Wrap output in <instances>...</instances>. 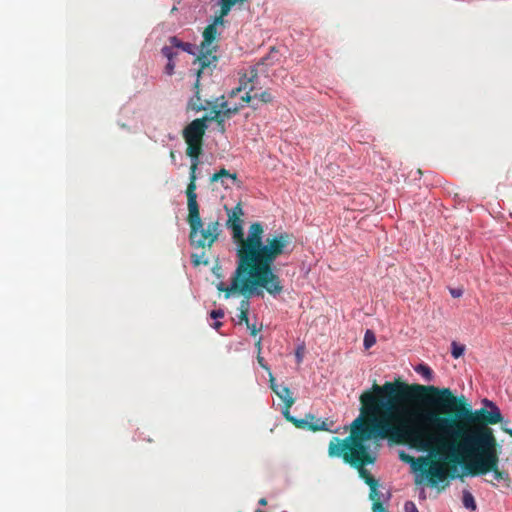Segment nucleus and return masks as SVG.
<instances>
[{"mask_svg": "<svg viewBox=\"0 0 512 512\" xmlns=\"http://www.w3.org/2000/svg\"><path fill=\"white\" fill-rule=\"evenodd\" d=\"M204 119H206V123L207 122H211V121H214L216 122L217 124V130L220 132V133H225L226 131V126H225V120L222 119V118H213V117H208V116H204L203 117Z\"/></svg>", "mask_w": 512, "mask_h": 512, "instance_id": "23", "label": "nucleus"}, {"mask_svg": "<svg viewBox=\"0 0 512 512\" xmlns=\"http://www.w3.org/2000/svg\"><path fill=\"white\" fill-rule=\"evenodd\" d=\"M462 502L467 509L475 510L477 507L473 495L467 490L463 491Z\"/></svg>", "mask_w": 512, "mask_h": 512, "instance_id": "18", "label": "nucleus"}, {"mask_svg": "<svg viewBox=\"0 0 512 512\" xmlns=\"http://www.w3.org/2000/svg\"><path fill=\"white\" fill-rule=\"evenodd\" d=\"M423 424L426 433L430 434L432 440L430 448H421L412 444L411 447L417 448L422 451L429 452V456H420L415 458L405 452H400V459L411 465L414 472L418 473L415 482L421 484L426 481L428 485L436 487L439 483L445 482L448 479H455L460 477L458 473V464L460 458L455 453H449V448H440L442 443H449L441 432H436L435 426L430 422Z\"/></svg>", "mask_w": 512, "mask_h": 512, "instance_id": "4", "label": "nucleus"}, {"mask_svg": "<svg viewBox=\"0 0 512 512\" xmlns=\"http://www.w3.org/2000/svg\"><path fill=\"white\" fill-rule=\"evenodd\" d=\"M245 0H223V12L230 11L231 8L237 3V2H244Z\"/></svg>", "mask_w": 512, "mask_h": 512, "instance_id": "28", "label": "nucleus"}, {"mask_svg": "<svg viewBox=\"0 0 512 512\" xmlns=\"http://www.w3.org/2000/svg\"><path fill=\"white\" fill-rule=\"evenodd\" d=\"M174 69H175V62L168 60L166 66H165V73L167 75L171 76L174 74Z\"/></svg>", "mask_w": 512, "mask_h": 512, "instance_id": "32", "label": "nucleus"}, {"mask_svg": "<svg viewBox=\"0 0 512 512\" xmlns=\"http://www.w3.org/2000/svg\"><path fill=\"white\" fill-rule=\"evenodd\" d=\"M451 348V354L455 359L461 357L464 354V345L458 344L457 342L453 341L451 344Z\"/></svg>", "mask_w": 512, "mask_h": 512, "instance_id": "22", "label": "nucleus"}, {"mask_svg": "<svg viewBox=\"0 0 512 512\" xmlns=\"http://www.w3.org/2000/svg\"><path fill=\"white\" fill-rule=\"evenodd\" d=\"M208 109H210V114L207 115L208 117H213V113H212V107H209Z\"/></svg>", "mask_w": 512, "mask_h": 512, "instance_id": "43", "label": "nucleus"}, {"mask_svg": "<svg viewBox=\"0 0 512 512\" xmlns=\"http://www.w3.org/2000/svg\"><path fill=\"white\" fill-rule=\"evenodd\" d=\"M243 107V105L241 106H234V107H231L229 109H224V110H221V109H218V110H212V113H213V118H222L224 119L225 121L232 118L235 114H237L240 110V108Z\"/></svg>", "mask_w": 512, "mask_h": 512, "instance_id": "16", "label": "nucleus"}, {"mask_svg": "<svg viewBox=\"0 0 512 512\" xmlns=\"http://www.w3.org/2000/svg\"><path fill=\"white\" fill-rule=\"evenodd\" d=\"M369 498L372 502H374L375 500L376 501L381 500V495H380V492L378 491V487H374V488L370 489Z\"/></svg>", "mask_w": 512, "mask_h": 512, "instance_id": "29", "label": "nucleus"}, {"mask_svg": "<svg viewBox=\"0 0 512 512\" xmlns=\"http://www.w3.org/2000/svg\"><path fill=\"white\" fill-rule=\"evenodd\" d=\"M227 180H231L233 183L239 182L237 174L231 173L230 171H228L225 168L220 169L218 172L214 173L210 177L211 183L220 181L222 186L225 188L229 187V185L227 184Z\"/></svg>", "mask_w": 512, "mask_h": 512, "instance_id": "14", "label": "nucleus"}, {"mask_svg": "<svg viewBox=\"0 0 512 512\" xmlns=\"http://www.w3.org/2000/svg\"><path fill=\"white\" fill-rule=\"evenodd\" d=\"M207 130L206 119L197 118L191 121L183 130V138L187 144L186 154L191 158L188 185H196V170L199 157L203 151V138Z\"/></svg>", "mask_w": 512, "mask_h": 512, "instance_id": "7", "label": "nucleus"}, {"mask_svg": "<svg viewBox=\"0 0 512 512\" xmlns=\"http://www.w3.org/2000/svg\"><path fill=\"white\" fill-rule=\"evenodd\" d=\"M191 259H192V263L194 264V266H199L200 264H204V265L209 264L208 259L205 257V252H202L200 255L192 254Z\"/></svg>", "mask_w": 512, "mask_h": 512, "instance_id": "24", "label": "nucleus"}, {"mask_svg": "<svg viewBox=\"0 0 512 512\" xmlns=\"http://www.w3.org/2000/svg\"><path fill=\"white\" fill-rule=\"evenodd\" d=\"M285 417L288 421L292 422L297 428L308 429L313 432L317 431H332L329 427L328 421L321 420L314 415L308 414L304 419H297L290 416L287 412Z\"/></svg>", "mask_w": 512, "mask_h": 512, "instance_id": "11", "label": "nucleus"}, {"mask_svg": "<svg viewBox=\"0 0 512 512\" xmlns=\"http://www.w3.org/2000/svg\"><path fill=\"white\" fill-rule=\"evenodd\" d=\"M258 504L261 505V506H266L267 505L266 498L259 499Z\"/></svg>", "mask_w": 512, "mask_h": 512, "instance_id": "41", "label": "nucleus"}, {"mask_svg": "<svg viewBox=\"0 0 512 512\" xmlns=\"http://www.w3.org/2000/svg\"><path fill=\"white\" fill-rule=\"evenodd\" d=\"M404 510H405V512H419L415 503L412 501H407L404 504Z\"/></svg>", "mask_w": 512, "mask_h": 512, "instance_id": "33", "label": "nucleus"}, {"mask_svg": "<svg viewBox=\"0 0 512 512\" xmlns=\"http://www.w3.org/2000/svg\"><path fill=\"white\" fill-rule=\"evenodd\" d=\"M273 99H274L273 95L268 90H266V91L259 93L256 100H259L260 102L267 104V103H271L273 101Z\"/></svg>", "mask_w": 512, "mask_h": 512, "instance_id": "26", "label": "nucleus"}, {"mask_svg": "<svg viewBox=\"0 0 512 512\" xmlns=\"http://www.w3.org/2000/svg\"><path fill=\"white\" fill-rule=\"evenodd\" d=\"M365 483L369 486L370 489L378 487V481L373 476H370L368 479H366Z\"/></svg>", "mask_w": 512, "mask_h": 512, "instance_id": "36", "label": "nucleus"}, {"mask_svg": "<svg viewBox=\"0 0 512 512\" xmlns=\"http://www.w3.org/2000/svg\"><path fill=\"white\" fill-rule=\"evenodd\" d=\"M360 415L352 422L350 435L333 437L328 447L330 457H341L359 472L365 481L370 472L365 465L376 460L369 451V440H388L392 444H412L426 448L424 435L416 430L407 415L391 381L374 383L359 397Z\"/></svg>", "mask_w": 512, "mask_h": 512, "instance_id": "1", "label": "nucleus"}, {"mask_svg": "<svg viewBox=\"0 0 512 512\" xmlns=\"http://www.w3.org/2000/svg\"><path fill=\"white\" fill-rule=\"evenodd\" d=\"M440 448H449L455 453L463 468V475H486L499 467V450L492 428H478L464 441L442 443Z\"/></svg>", "mask_w": 512, "mask_h": 512, "instance_id": "5", "label": "nucleus"}, {"mask_svg": "<svg viewBox=\"0 0 512 512\" xmlns=\"http://www.w3.org/2000/svg\"><path fill=\"white\" fill-rule=\"evenodd\" d=\"M414 428L419 430L426 439L427 448L433 444L434 438L426 433L425 422L435 426L445 439L451 442L464 441L478 428H489L488 425L503 420L499 408L487 399L484 404L490 408L473 410L465 396H455L449 388H438L432 385L408 384L401 379L391 381Z\"/></svg>", "mask_w": 512, "mask_h": 512, "instance_id": "2", "label": "nucleus"}, {"mask_svg": "<svg viewBox=\"0 0 512 512\" xmlns=\"http://www.w3.org/2000/svg\"><path fill=\"white\" fill-rule=\"evenodd\" d=\"M244 212L241 203L228 210L227 226L232 230V238L236 243V268L232 274V286L227 295L233 291L251 293L257 286L266 288L272 296L282 293L283 285L274 271V262L287 253L291 243V235L279 233L264 241V227L260 222H253L245 236L243 231Z\"/></svg>", "mask_w": 512, "mask_h": 512, "instance_id": "3", "label": "nucleus"}, {"mask_svg": "<svg viewBox=\"0 0 512 512\" xmlns=\"http://www.w3.org/2000/svg\"><path fill=\"white\" fill-rule=\"evenodd\" d=\"M257 362L259 365L265 369L269 374L271 373L269 366L265 363L264 358L260 354H257Z\"/></svg>", "mask_w": 512, "mask_h": 512, "instance_id": "35", "label": "nucleus"}, {"mask_svg": "<svg viewBox=\"0 0 512 512\" xmlns=\"http://www.w3.org/2000/svg\"><path fill=\"white\" fill-rule=\"evenodd\" d=\"M502 430H503V432H505L506 434H508L509 436L512 437V429L511 428H507L505 426H502Z\"/></svg>", "mask_w": 512, "mask_h": 512, "instance_id": "40", "label": "nucleus"}, {"mask_svg": "<svg viewBox=\"0 0 512 512\" xmlns=\"http://www.w3.org/2000/svg\"><path fill=\"white\" fill-rule=\"evenodd\" d=\"M221 326H222V322H215V323L213 324V327H214L216 330H218Z\"/></svg>", "mask_w": 512, "mask_h": 512, "instance_id": "42", "label": "nucleus"}, {"mask_svg": "<svg viewBox=\"0 0 512 512\" xmlns=\"http://www.w3.org/2000/svg\"><path fill=\"white\" fill-rule=\"evenodd\" d=\"M232 286V278L230 279V285H226L224 282H219L217 285H216V288L218 291L220 292H224L225 294V298L228 299L230 298L232 295H241L244 297V299L241 300L240 302V305H239V315H238V324H242V323H245V324H248L249 323V318H248V314H249V309H250V302H249V298L252 297L253 295H262V292L263 290L266 291V288L263 287V286H257L253 292L251 293H241V292H238V291H233L231 292V294L227 295V289H229V287Z\"/></svg>", "mask_w": 512, "mask_h": 512, "instance_id": "9", "label": "nucleus"}, {"mask_svg": "<svg viewBox=\"0 0 512 512\" xmlns=\"http://www.w3.org/2000/svg\"><path fill=\"white\" fill-rule=\"evenodd\" d=\"M270 388L272 391L284 402L285 411L289 414V409L295 402V399L292 397L291 391L287 386L277 385L274 376L270 373Z\"/></svg>", "mask_w": 512, "mask_h": 512, "instance_id": "13", "label": "nucleus"}, {"mask_svg": "<svg viewBox=\"0 0 512 512\" xmlns=\"http://www.w3.org/2000/svg\"><path fill=\"white\" fill-rule=\"evenodd\" d=\"M224 311L222 309L212 310L210 312V317L213 319H219L224 317Z\"/></svg>", "mask_w": 512, "mask_h": 512, "instance_id": "34", "label": "nucleus"}, {"mask_svg": "<svg viewBox=\"0 0 512 512\" xmlns=\"http://www.w3.org/2000/svg\"><path fill=\"white\" fill-rule=\"evenodd\" d=\"M161 52H162L163 56L167 58V60H171V61H174V59L178 55V52L173 48V46H170V45H165L161 49Z\"/></svg>", "mask_w": 512, "mask_h": 512, "instance_id": "20", "label": "nucleus"}, {"mask_svg": "<svg viewBox=\"0 0 512 512\" xmlns=\"http://www.w3.org/2000/svg\"><path fill=\"white\" fill-rule=\"evenodd\" d=\"M196 50H197V47L191 43H188L186 42L182 51H185L191 55H195L196 54Z\"/></svg>", "mask_w": 512, "mask_h": 512, "instance_id": "31", "label": "nucleus"}, {"mask_svg": "<svg viewBox=\"0 0 512 512\" xmlns=\"http://www.w3.org/2000/svg\"><path fill=\"white\" fill-rule=\"evenodd\" d=\"M217 36V27L215 24H209L203 31V41L200 45V54L195 59L194 63L199 64V69L196 72L198 77H201L206 71L211 73L212 66L216 67L218 57L213 53L217 51V46H212V43Z\"/></svg>", "mask_w": 512, "mask_h": 512, "instance_id": "8", "label": "nucleus"}, {"mask_svg": "<svg viewBox=\"0 0 512 512\" xmlns=\"http://www.w3.org/2000/svg\"><path fill=\"white\" fill-rule=\"evenodd\" d=\"M414 370L423 376L426 381H431L433 379V370L426 364H419L414 367Z\"/></svg>", "mask_w": 512, "mask_h": 512, "instance_id": "17", "label": "nucleus"}, {"mask_svg": "<svg viewBox=\"0 0 512 512\" xmlns=\"http://www.w3.org/2000/svg\"><path fill=\"white\" fill-rule=\"evenodd\" d=\"M372 512H386L381 500L372 502Z\"/></svg>", "mask_w": 512, "mask_h": 512, "instance_id": "30", "label": "nucleus"}, {"mask_svg": "<svg viewBox=\"0 0 512 512\" xmlns=\"http://www.w3.org/2000/svg\"><path fill=\"white\" fill-rule=\"evenodd\" d=\"M376 343V337L371 330H367L364 335L363 344L366 349H369Z\"/></svg>", "mask_w": 512, "mask_h": 512, "instance_id": "21", "label": "nucleus"}, {"mask_svg": "<svg viewBox=\"0 0 512 512\" xmlns=\"http://www.w3.org/2000/svg\"><path fill=\"white\" fill-rule=\"evenodd\" d=\"M261 342H262V338L260 337L256 343H255V347L257 348V354H260L261 353Z\"/></svg>", "mask_w": 512, "mask_h": 512, "instance_id": "39", "label": "nucleus"}, {"mask_svg": "<svg viewBox=\"0 0 512 512\" xmlns=\"http://www.w3.org/2000/svg\"><path fill=\"white\" fill-rule=\"evenodd\" d=\"M210 107H212V110H224L231 108L223 95L216 98L215 101H212V105H210Z\"/></svg>", "mask_w": 512, "mask_h": 512, "instance_id": "19", "label": "nucleus"}, {"mask_svg": "<svg viewBox=\"0 0 512 512\" xmlns=\"http://www.w3.org/2000/svg\"><path fill=\"white\" fill-rule=\"evenodd\" d=\"M450 293H451L452 297L459 298L462 296L463 290L462 289H451Z\"/></svg>", "mask_w": 512, "mask_h": 512, "instance_id": "38", "label": "nucleus"}, {"mask_svg": "<svg viewBox=\"0 0 512 512\" xmlns=\"http://www.w3.org/2000/svg\"><path fill=\"white\" fill-rule=\"evenodd\" d=\"M493 474V478L496 482L489 481V483L495 487L498 486V483H502L504 487L509 488L511 486V477L508 471L501 470L499 467L490 470Z\"/></svg>", "mask_w": 512, "mask_h": 512, "instance_id": "15", "label": "nucleus"}, {"mask_svg": "<svg viewBox=\"0 0 512 512\" xmlns=\"http://www.w3.org/2000/svg\"><path fill=\"white\" fill-rule=\"evenodd\" d=\"M258 79V72H257V69L256 68H252L249 72V75L245 74L243 75L241 78H240V85L239 87L233 89L231 92H230V96L231 97H235L239 92H241L242 90H245L246 93L244 96H242V101L243 102H246V103H250L252 102L251 104V107L253 109H257L258 106L256 103H254V101L257 99L258 97V93H253V91L255 90V85H254V82Z\"/></svg>", "mask_w": 512, "mask_h": 512, "instance_id": "10", "label": "nucleus"}, {"mask_svg": "<svg viewBox=\"0 0 512 512\" xmlns=\"http://www.w3.org/2000/svg\"><path fill=\"white\" fill-rule=\"evenodd\" d=\"M168 42H169V45L170 46H173V48L176 50V49H183L184 45L186 42H183L181 41L178 37L176 36H171L169 37L168 39Z\"/></svg>", "mask_w": 512, "mask_h": 512, "instance_id": "27", "label": "nucleus"}, {"mask_svg": "<svg viewBox=\"0 0 512 512\" xmlns=\"http://www.w3.org/2000/svg\"><path fill=\"white\" fill-rule=\"evenodd\" d=\"M194 95L189 99L187 103V110L200 112L204 110H208L210 105H212L211 100L202 101L200 96V77L196 75V81L193 85Z\"/></svg>", "mask_w": 512, "mask_h": 512, "instance_id": "12", "label": "nucleus"}, {"mask_svg": "<svg viewBox=\"0 0 512 512\" xmlns=\"http://www.w3.org/2000/svg\"><path fill=\"white\" fill-rule=\"evenodd\" d=\"M196 189L197 185H187L185 191L188 208L187 222L190 227L189 239L191 245L196 248H210L219 237L220 224L218 220H215L209 222L206 228L203 227Z\"/></svg>", "mask_w": 512, "mask_h": 512, "instance_id": "6", "label": "nucleus"}, {"mask_svg": "<svg viewBox=\"0 0 512 512\" xmlns=\"http://www.w3.org/2000/svg\"><path fill=\"white\" fill-rule=\"evenodd\" d=\"M246 326L252 336H256L257 333L260 331V329L257 328L255 324H250V322L248 324H246Z\"/></svg>", "mask_w": 512, "mask_h": 512, "instance_id": "37", "label": "nucleus"}, {"mask_svg": "<svg viewBox=\"0 0 512 512\" xmlns=\"http://www.w3.org/2000/svg\"><path fill=\"white\" fill-rule=\"evenodd\" d=\"M219 5H220V12H219V15L215 18L214 22L212 24H215V27L217 25H223L224 24V20L223 18L225 16H227L229 14L230 11H227V12H223V0H220L219 1Z\"/></svg>", "mask_w": 512, "mask_h": 512, "instance_id": "25", "label": "nucleus"}]
</instances>
